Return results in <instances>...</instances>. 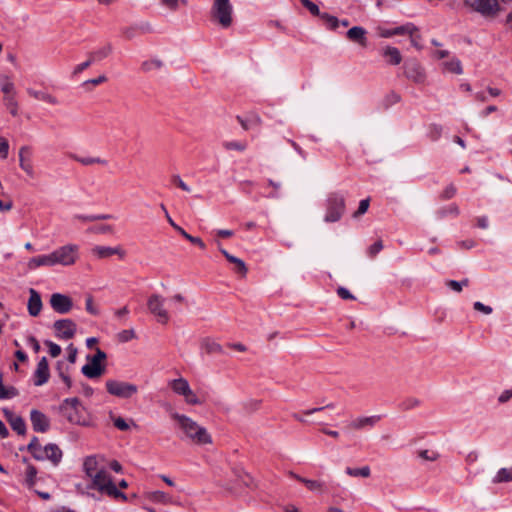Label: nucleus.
Here are the masks:
<instances>
[{"instance_id":"1","label":"nucleus","mask_w":512,"mask_h":512,"mask_svg":"<svg viewBox=\"0 0 512 512\" xmlns=\"http://www.w3.org/2000/svg\"><path fill=\"white\" fill-rule=\"evenodd\" d=\"M166 410L170 413V417L177 422L179 429L185 435V438L197 445L210 444L212 442L210 434L206 428L198 425L190 417L179 414L172 410L170 405H167Z\"/></svg>"},{"instance_id":"2","label":"nucleus","mask_w":512,"mask_h":512,"mask_svg":"<svg viewBox=\"0 0 512 512\" xmlns=\"http://www.w3.org/2000/svg\"><path fill=\"white\" fill-rule=\"evenodd\" d=\"M346 194L343 192H331L327 195L324 221L326 223L338 222L345 213Z\"/></svg>"},{"instance_id":"3","label":"nucleus","mask_w":512,"mask_h":512,"mask_svg":"<svg viewBox=\"0 0 512 512\" xmlns=\"http://www.w3.org/2000/svg\"><path fill=\"white\" fill-rule=\"evenodd\" d=\"M91 478L93 480V486L101 493H105L114 498L126 500V495L117 489L109 473L105 469H100Z\"/></svg>"},{"instance_id":"4","label":"nucleus","mask_w":512,"mask_h":512,"mask_svg":"<svg viewBox=\"0 0 512 512\" xmlns=\"http://www.w3.org/2000/svg\"><path fill=\"white\" fill-rule=\"evenodd\" d=\"M211 18L222 28H228L233 22V6L229 0H213Z\"/></svg>"},{"instance_id":"5","label":"nucleus","mask_w":512,"mask_h":512,"mask_svg":"<svg viewBox=\"0 0 512 512\" xmlns=\"http://www.w3.org/2000/svg\"><path fill=\"white\" fill-rule=\"evenodd\" d=\"M107 392L113 396L128 399L138 392L135 384L109 379L106 381Z\"/></svg>"},{"instance_id":"6","label":"nucleus","mask_w":512,"mask_h":512,"mask_svg":"<svg viewBox=\"0 0 512 512\" xmlns=\"http://www.w3.org/2000/svg\"><path fill=\"white\" fill-rule=\"evenodd\" d=\"M78 246L68 244L62 246L51 253L54 265L70 266L75 263L77 258Z\"/></svg>"},{"instance_id":"7","label":"nucleus","mask_w":512,"mask_h":512,"mask_svg":"<svg viewBox=\"0 0 512 512\" xmlns=\"http://www.w3.org/2000/svg\"><path fill=\"white\" fill-rule=\"evenodd\" d=\"M165 298L159 294H152L148 301L147 307L151 314L157 317L158 322L166 324L169 321V313L164 307Z\"/></svg>"},{"instance_id":"8","label":"nucleus","mask_w":512,"mask_h":512,"mask_svg":"<svg viewBox=\"0 0 512 512\" xmlns=\"http://www.w3.org/2000/svg\"><path fill=\"white\" fill-rule=\"evenodd\" d=\"M465 5L482 16H495L501 7L497 0H465Z\"/></svg>"},{"instance_id":"9","label":"nucleus","mask_w":512,"mask_h":512,"mask_svg":"<svg viewBox=\"0 0 512 512\" xmlns=\"http://www.w3.org/2000/svg\"><path fill=\"white\" fill-rule=\"evenodd\" d=\"M81 406L80 400L76 397L66 398L60 405L61 414L67 418L71 423L80 424L79 408Z\"/></svg>"},{"instance_id":"10","label":"nucleus","mask_w":512,"mask_h":512,"mask_svg":"<svg viewBox=\"0 0 512 512\" xmlns=\"http://www.w3.org/2000/svg\"><path fill=\"white\" fill-rule=\"evenodd\" d=\"M404 74L405 76L415 82V83H422L425 80V73L424 69L420 65V63L414 59H407L403 65Z\"/></svg>"},{"instance_id":"11","label":"nucleus","mask_w":512,"mask_h":512,"mask_svg":"<svg viewBox=\"0 0 512 512\" xmlns=\"http://www.w3.org/2000/svg\"><path fill=\"white\" fill-rule=\"evenodd\" d=\"M55 336L59 339H72L76 333L77 326L71 319H60L54 322Z\"/></svg>"},{"instance_id":"12","label":"nucleus","mask_w":512,"mask_h":512,"mask_svg":"<svg viewBox=\"0 0 512 512\" xmlns=\"http://www.w3.org/2000/svg\"><path fill=\"white\" fill-rule=\"evenodd\" d=\"M62 459V451L58 445L49 443L41 448L40 453L36 456L35 460L44 461L49 460L54 466H57Z\"/></svg>"},{"instance_id":"13","label":"nucleus","mask_w":512,"mask_h":512,"mask_svg":"<svg viewBox=\"0 0 512 512\" xmlns=\"http://www.w3.org/2000/svg\"><path fill=\"white\" fill-rule=\"evenodd\" d=\"M50 305L55 312L60 314L68 313L73 307L71 298L60 293H54L51 295Z\"/></svg>"},{"instance_id":"14","label":"nucleus","mask_w":512,"mask_h":512,"mask_svg":"<svg viewBox=\"0 0 512 512\" xmlns=\"http://www.w3.org/2000/svg\"><path fill=\"white\" fill-rule=\"evenodd\" d=\"M30 420L35 432L45 433L50 428L48 417L41 411L33 409L30 412Z\"/></svg>"},{"instance_id":"15","label":"nucleus","mask_w":512,"mask_h":512,"mask_svg":"<svg viewBox=\"0 0 512 512\" xmlns=\"http://www.w3.org/2000/svg\"><path fill=\"white\" fill-rule=\"evenodd\" d=\"M288 475L291 478H294L297 481L303 483L307 487V489L311 492H317L320 494L327 492V486L324 481L304 478V477L294 473L293 471H289Z\"/></svg>"},{"instance_id":"16","label":"nucleus","mask_w":512,"mask_h":512,"mask_svg":"<svg viewBox=\"0 0 512 512\" xmlns=\"http://www.w3.org/2000/svg\"><path fill=\"white\" fill-rule=\"evenodd\" d=\"M88 363L82 366L81 372L89 379H96L101 377L106 372V365L87 359Z\"/></svg>"},{"instance_id":"17","label":"nucleus","mask_w":512,"mask_h":512,"mask_svg":"<svg viewBox=\"0 0 512 512\" xmlns=\"http://www.w3.org/2000/svg\"><path fill=\"white\" fill-rule=\"evenodd\" d=\"M50 377L49 364L46 357H42L34 372V384L36 386H42L48 382Z\"/></svg>"},{"instance_id":"18","label":"nucleus","mask_w":512,"mask_h":512,"mask_svg":"<svg viewBox=\"0 0 512 512\" xmlns=\"http://www.w3.org/2000/svg\"><path fill=\"white\" fill-rule=\"evenodd\" d=\"M381 420L380 415H373V416H367V417H358L354 420H352L349 424V427L351 429L355 430H362L367 427L372 428L374 427L379 421Z\"/></svg>"},{"instance_id":"19","label":"nucleus","mask_w":512,"mask_h":512,"mask_svg":"<svg viewBox=\"0 0 512 512\" xmlns=\"http://www.w3.org/2000/svg\"><path fill=\"white\" fill-rule=\"evenodd\" d=\"M30 296L28 299V312L31 316L36 317L42 309V300L40 294L33 288L29 291Z\"/></svg>"},{"instance_id":"20","label":"nucleus","mask_w":512,"mask_h":512,"mask_svg":"<svg viewBox=\"0 0 512 512\" xmlns=\"http://www.w3.org/2000/svg\"><path fill=\"white\" fill-rule=\"evenodd\" d=\"M31 155V149L28 146H23L19 150V165L29 176H33L34 170L29 157Z\"/></svg>"},{"instance_id":"21","label":"nucleus","mask_w":512,"mask_h":512,"mask_svg":"<svg viewBox=\"0 0 512 512\" xmlns=\"http://www.w3.org/2000/svg\"><path fill=\"white\" fill-rule=\"evenodd\" d=\"M92 253L99 258H108L112 255H118L123 258L125 252L120 247L95 246Z\"/></svg>"},{"instance_id":"22","label":"nucleus","mask_w":512,"mask_h":512,"mask_svg":"<svg viewBox=\"0 0 512 512\" xmlns=\"http://www.w3.org/2000/svg\"><path fill=\"white\" fill-rule=\"evenodd\" d=\"M218 247H219V251L227 259V261H229L230 263H233L235 265V271L237 273L241 274L242 276H244L247 273V267H246L245 262L242 259L231 255L227 250L221 248L219 242H218Z\"/></svg>"},{"instance_id":"23","label":"nucleus","mask_w":512,"mask_h":512,"mask_svg":"<svg viewBox=\"0 0 512 512\" xmlns=\"http://www.w3.org/2000/svg\"><path fill=\"white\" fill-rule=\"evenodd\" d=\"M346 35L350 41L359 43L362 46L366 45V30L363 27L354 26L347 31Z\"/></svg>"},{"instance_id":"24","label":"nucleus","mask_w":512,"mask_h":512,"mask_svg":"<svg viewBox=\"0 0 512 512\" xmlns=\"http://www.w3.org/2000/svg\"><path fill=\"white\" fill-rule=\"evenodd\" d=\"M27 266L30 270H34L40 266H54L51 253L31 258L28 261Z\"/></svg>"},{"instance_id":"25","label":"nucleus","mask_w":512,"mask_h":512,"mask_svg":"<svg viewBox=\"0 0 512 512\" xmlns=\"http://www.w3.org/2000/svg\"><path fill=\"white\" fill-rule=\"evenodd\" d=\"M382 55L387 59V62L391 65H398L402 61V56L399 49L393 46H386L383 49Z\"/></svg>"},{"instance_id":"26","label":"nucleus","mask_w":512,"mask_h":512,"mask_svg":"<svg viewBox=\"0 0 512 512\" xmlns=\"http://www.w3.org/2000/svg\"><path fill=\"white\" fill-rule=\"evenodd\" d=\"M169 386L173 390V392L181 396L187 394L190 389L188 381L182 377L171 380L169 382Z\"/></svg>"},{"instance_id":"27","label":"nucleus","mask_w":512,"mask_h":512,"mask_svg":"<svg viewBox=\"0 0 512 512\" xmlns=\"http://www.w3.org/2000/svg\"><path fill=\"white\" fill-rule=\"evenodd\" d=\"M6 415H9L8 421L11 425V428L17 432L19 435H25L26 433V424L24 419L21 416L13 417L7 410H5Z\"/></svg>"},{"instance_id":"28","label":"nucleus","mask_w":512,"mask_h":512,"mask_svg":"<svg viewBox=\"0 0 512 512\" xmlns=\"http://www.w3.org/2000/svg\"><path fill=\"white\" fill-rule=\"evenodd\" d=\"M201 348L208 354H222L224 353L223 347L210 338H204L201 341Z\"/></svg>"},{"instance_id":"29","label":"nucleus","mask_w":512,"mask_h":512,"mask_svg":"<svg viewBox=\"0 0 512 512\" xmlns=\"http://www.w3.org/2000/svg\"><path fill=\"white\" fill-rule=\"evenodd\" d=\"M112 45L110 43L106 44L105 46L95 50V51H92L88 54L89 57H91V59L93 60V62H98V61H101L105 58H107L111 52H112Z\"/></svg>"},{"instance_id":"30","label":"nucleus","mask_w":512,"mask_h":512,"mask_svg":"<svg viewBox=\"0 0 512 512\" xmlns=\"http://www.w3.org/2000/svg\"><path fill=\"white\" fill-rule=\"evenodd\" d=\"M19 395V391L14 386L6 387L3 384V373H0V400L11 399Z\"/></svg>"},{"instance_id":"31","label":"nucleus","mask_w":512,"mask_h":512,"mask_svg":"<svg viewBox=\"0 0 512 512\" xmlns=\"http://www.w3.org/2000/svg\"><path fill=\"white\" fill-rule=\"evenodd\" d=\"M70 157L85 166L93 164L107 165L108 163L107 160L102 159L100 157H81L76 154H71Z\"/></svg>"},{"instance_id":"32","label":"nucleus","mask_w":512,"mask_h":512,"mask_svg":"<svg viewBox=\"0 0 512 512\" xmlns=\"http://www.w3.org/2000/svg\"><path fill=\"white\" fill-rule=\"evenodd\" d=\"M512 481V468H501L498 470L492 482L494 484L507 483Z\"/></svg>"},{"instance_id":"33","label":"nucleus","mask_w":512,"mask_h":512,"mask_svg":"<svg viewBox=\"0 0 512 512\" xmlns=\"http://www.w3.org/2000/svg\"><path fill=\"white\" fill-rule=\"evenodd\" d=\"M84 471L89 477L98 472V462L95 456H88L83 463Z\"/></svg>"},{"instance_id":"34","label":"nucleus","mask_w":512,"mask_h":512,"mask_svg":"<svg viewBox=\"0 0 512 512\" xmlns=\"http://www.w3.org/2000/svg\"><path fill=\"white\" fill-rule=\"evenodd\" d=\"M345 472H346V474H348L349 476H352V477H364V478L369 477L371 474V470H370L369 466H363L360 468L347 467Z\"/></svg>"},{"instance_id":"35","label":"nucleus","mask_w":512,"mask_h":512,"mask_svg":"<svg viewBox=\"0 0 512 512\" xmlns=\"http://www.w3.org/2000/svg\"><path fill=\"white\" fill-rule=\"evenodd\" d=\"M175 230L180 233L185 239H187L189 242H191L192 244H195L197 246H199L201 249H205L206 245L205 243L202 241L201 238L199 237H195V236H192L190 234H188L182 227L180 226H175Z\"/></svg>"},{"instance_id":"36","label":"nucleus","mask_w":512,"mask_h":512,"mask_svg":"<svg viewBox=\"0 0 512 512\" xmlns=\"http://www.w3.org/2000/svg\"><path fill=\"white\" fill-rule=\"evenodd\" d=\"M163 67V62L160 59H151L142 62L141 70L143 72H150L154 69H160Z\"/></svg>"},{"instance_id":"37","label":"nucleus","mask_w":512,"mask_h":512,"mask_svg":"<svg viewBox=\"0 0 512 512\" xmlns=\"http://www.w3.org/2000/svg\"><path fill=\"white\" fill-rule=\"evenodd\" d=\"M417 31H418L417 27L412 23H406L404 25L394 28L395 35L408 34V35L412 36V34L416 33Z\"/></svg>"},{"instance_id":"38","label":"nucleus","mask_w":512,"mask_h":512,"mask_svg":"<svg viewBox=\"0 0 512 512\" xmlns=\"http://www.w3.org/2000/svg\"><path fill=\"white\" fill-rule=\"evenodd\" d=\"M237 120L244 130L250 129L253 125L260 124V117L257 115H253L252 117L247 119L237 116Z\"/></svg>"},{"instance_id":"39","label":"nucleus","mask_w":512,"mask_h":512,"mask_svg":"<svg viewBox=\"0 0 512 512\" xmlns=\"http://www.w3.org/2000/svg\"><path fill=\"white\" fill-rule=\"evenodd\" d=\"M445 68L455 74H462L463 69L459 59L454 58L444 63Z\"/></svg>"},{"instance_id":"40","label":"nucleus","mask_w":512,"mask_h":512,"mask_svg":"<svg viewBox=\"0 0 512 512\" xmlns=\"http://www.w3.org/2000/svg\"><path fill=\"white\" fill-rule=\"evenodd\" d=\"M29 94L31 96H33L34 98L38 99V100L45 101V102H48L50 104H56L57 103L56 99L52 95H50V94H48L46 92H43V91H32V90H30Z\"/></svg>"},{"instance_id":"41","label":"nucleus","mask_w":512,"mask_h":512,"mask_svg":"<svg viewBox=\"0 0 512 512\" xmlns=\"http://www.w3.org/2000/svg\"><path fill=\"white\" fill-rule=\"evenodd\" d=\"M56 370L58 372L59 377L63 380V382L66 384L67 388H71L72 381L68 373L64 369V364L62 361H58L56 365Z\"/></svg>"},{"instance_id":"42","label":"nucleus","mask_w":512,"mask_h":512,"mask_svg":"<svg viewBox=\"0 0 512 512\" xmlns=\"http://www.w3.org/2000/svg\"><path fill=\"white\" fill-rule=\"evenodd\" d=\"M226 150L244 151L247 148V143L242 141H226L223 143Z\"/></svg>"},{"instance_id":"43","label":"nucleus","mask_w":512,"mask_h":512,"mask_svg":"<svg viewBox=\"0 0 512 512\" xmlns=\"http://www.w3.org/2000/svg\"><path fill=\"white\" fill-rule=\"evenodd\" d=\"M41 448L43 447L40 445L39 439L36 436H34L31 439L30 443L27 446L28 452L33 456L34 459L36 458L38 453H40Z\"/></svg>"},{"instance_id":"44","label":"nucleus","mask_w":512,"mask_h":512,"mask_svg":"<svg viewBox=\"0 0 512 512\" xmlns=\"http://www.w3.org/2000/svg\"><path fill=\"white\" fill-rule=\"evenodd\" d=\"M36 475H37V469L34 466L29 465L26 470V479H25L26 485L29 488L34 486Z\"/></svg>"},{"instance_id":"45","label":"nucleus","mask_w":512,"mask_h":512,"mask_svg":"<svg viewBox=\"0 0 512 512\" xmlns=\"http://www.w3.org/2000/svg\"><path fill=\"white\" fill-rule=\"evenodd\" d=\"M148 498L158 503H167L169 499L168 495L162 491H153L148 494Z\"/></svg>"},{"instance_id":"46","label":"nucleus","mask_w":512,"mask_h":512,"mask_svg":"<svg viewBox=\"0 0 512 512\" xmlns=\"http://www.w3.org/2000/svg\"><path fill=\"white\" fill-rule=\"evenodd\" d=\"M418 456L425 461H436L439 458V454L433 450H420Z\"/></svg>"},{"instance_id":"47","label":"nucleus","mask_w":512,"mask_h":512,"mask_svg":"<svg viewBox=\"0 0 512 512\" xmlns=\"http://www.w3.org/2000/svg\"><path fill=\"white\" fill-rule=\"evenodd\" d=\"M136 337L134 329L122 330L118 333L117 338L120 342L125 343Z\"/></svg>"},{"instance_id":"48","label":"nucleus","mask_w":512,"mask_h":512,"mask_svg":"<svg viewBox=\"0 0 512 512\" xmlns=\"http://www.w3.org/2000/svg\"><path fill=\"white\" fill-rule=\"evenodd\" d=\"M301 4L309 10V12L313 15V16H318L320 17V15H322L323 13L320 12L319 10V7L313 3L312 1L310 0H300Z\"/></svg>"},{"instance_id":"49","label":"nucleus","mask_w":512,"mask_h":512,"mask_svg":"<svg viewBox=\"0 0 512 512\" xmlns=\"http://www.w3.org/2000/svg\"><path fill=\"white\" fill-rule=\"evenodd\" d=\"M442 134V127L438 124H431L429 127L428 136L432 141H437Z\"/></svg>"},{"instance_id":"50","label":"nucleus","mask_w":512,"mask_h":512,"mask_svg":"<svg viewBox=\"0 0 512 512\" xmlns=\"http://www.w3.org/2000/svg\"><path fill=\"white\" fill-rule=\"evenodd\" d=\"M383 242L382 240H377L374 244L369 246L367 249V255L370 258H374L382 249H383Z\"/></svg>"},{"instance_id":"51","label":"nucleus","mask_w":512,"mask_h":512,"mask_svg":"<svg viewBox=\"0 0 512 512\" xmlns=\"http://www.w3.org/2000/svg\"><path fill=\"white\" fill-rule=\"evenodd\" d=\"M369 205H370L369 198L361 200L359 203L358 209L353 213V217L358 218L361 215L365 214L369 208Z\"/></svg>"},{"instance_id":"52","label":"nucleus","mask_w":512,"mask_h":512,"mask_svg":"<svg viewBox=\"0 0 512 512\" xmlns=\"http://www.w3.org/2000/svg\"><path fill=\"white\" fill-rule=\"evenodd\" d=\"M320 18L322 20H325L326 23L328 24V26L333 30L336 29L340 23L338 18H336L335 16H332L328 13H323L322 15H320Z\"/></svg>"},{"instance_id":"53","label":"nucleus","mask_w":512,"mask_h":512,"mask_svg":"<svg viewBox=\"0 0 512 512\" xmlns=\"http://www.w3.org/2000/svg\"><path fill=\"white\" fill-rule=\"evenodd\" d=\"M44 343L49 348V353L52 357H58L61 354V347L58 344L50 340H46Z\"/></svg>"},{"instance_id":"54","label":"nucleus","mask_w":512,"mask_h":512,"mask_svg":"<svg viewBox=\"0 0 512 512\" xmlns=\"http://www.w3.org/2000/svg\"><path fill=\"white\" fill-rule=\"evenodd\" d=\"M419 405H420V400H418L417 398H408L401 403L400 407L402 410H410Z\"/></svg>"},{"instance_id":"55","label":"nucleus","mask_w":512,"mask_h":512,"mask_svg":"<svg viewBox=\"0 0 512 512\" xmlns=\"http://www.w3.org/2000/svg\"><path fill=\"white\" fill-rule=\"evenodd\" d=\"M400 101V96L395 92H390L384 99V106L388 108L389 106L396 104Z\"/></svg>"},{"instance_id":"56","label":"nucleus","mask_w":512,"mask_h":512,"mask_svg":"<svg viewBox=\"0 0 512 512\" xmlns=\"http://www.w3.org/2000/svg\"><path fill=\"white\" fill-rule=\"evenodd\" d=\"M171 182L185 192L191 191L190 187L181 179L179 175H172Z\"/></svg>"},{"instance_id":"57","label":"nucleus","mask_w":512,"mask_h":512,"mask_svg":"<svg viewBox=\"0 0 512 512\" xmlns=\"http://www.w3.org/2000/svg\"><path fill=\"white\" fill-rule=\"evenodd\" d=\"M473 308L476 311L482 312V313H484L486 315H489V314H491L493 312V308L491 306L485 305V304H483L480 301L474 302Z\"/></svg>"},{"instance_id":"58","label":"nucleus","mask_w":512,"mask_h":512,"mask_svg":"<svg viewBox=\"0 0 512 512\" xmlns=\"http://www.w3.org/2000/svg\"><path fill=\"white\" fill-rule=\"evenodd\" d=\"M180 3L186 5L187 0H162V4L173 11L178 9Z\"/></svg>"},{"instance_id":"59","label":"nucleus","mask_w":512,"mask_h":512,"mask_svg":"<svg viewBox=\"0 0 512 512\" xmlns=\"http://www.w3.org/2000/svg\"><path fill=\"white\" fill-rule=\"evenodd\" d=\"M457 192L456 187L453 184L448 185L441 194V198L444 200L451 199Z\"/></svg>"},{"instance_id":"60","label":"nucleus","mask_w":512,"mask_h":512,"mask_svg":"<svg viewBox=\"0 0 512 512\" xmlns=\"http://www.w3.org/2000/svg\"><path fill=\"white\" fill-rule=\"evenodd\" d=\"M183 397L185 398V401L186 403L188 404H191V405H196V404H200L201 401L199 400V398L196 396V394L192 391V389L190 388L188 393L187 394H184Z\"/></svg>"},{"instance_id":"61","label":"nucleus","mask_w":512,"mask_h":512,"mask_svg":"<svg viewBox=\"0 0 512 512\" xmlns=\"http://www.w3.org/2000/svg\"><path fill=\"white\" fill-rule=\"evenodd\" d=\"M86 311L91 314V315H98L99 314V309L94 306L93 304V298L92 296H88L86 298Z\"/></svg>"},{"instance_id":"62","label":"nucleus","mask_w":512,"mask_h":512,"mask_svg":"<svg viewBox=\"0 0 512 512\" xmlns=\"http://www.w3.org/2000/svg\"><path fill=\"white\" fill-rule=\"evenodd\" d=\"M93 60L91 59V57L88 56V60L83 62V63H80L78 64L77 66H75L74 68V71H73V74L74 75H77V74H80L81 72H83L85 69H87L88 67H90L92 64H93Z\"/></svg>"},{"instance_id":"63","label":"nucleus","mask_w":512,"mask_h":512,"mask_svg":"<svg viewBox=\"0 0 512 512\" xmlns=\"http://www.w3.org/2000/svg\"><path fill=\"white\" fill-rule=\"evenodd\" d=\"M9 152V143L5 138H0V158L6 159Z\"/></svg>"},{"instance_id":"64","label":"nucleus","mask_w":512,"mask_h":512,"mask_svg":"<svg viewBox=\"0 0 512 512\" xmlns=\"http://www.w3.org/2000/svg\"><path fill=\"white\" fill-rule=\"evenodd\" d=\"M337 295L344 300H354L355 297L345 287H338Z\"/></svg>"}]
</instances>
